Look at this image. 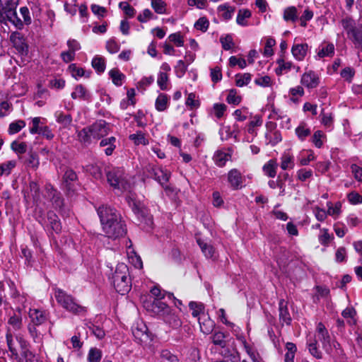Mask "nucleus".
I'll return each instance as SVG.
<instances>
[{"label":"nucleus","mask_w":362,"mask_h":362,"mask_svg":"<svg viewBox=\"0 0 362 362\" xmlns=\"http://www.w3.org/2000/svg\"><path fill=\"white\" fill-rule=\"evenodd\" d=\"M110 126L105 120L100 119L78 132L79 141L87 146L92 140H98L107 136L110 132Z\"/></svg>","instance_id":"1"},{"label":"nucleus","mask_w":362,"mask_h":362,"mask_svg":"<svg viewBox=\"0 0 362 362\" xmlns=\"http://www.w3.org/2000/svg\"><path fill=\"white\" fill-rule=\"evenodd\" d=\"M112 284L116 291L124 295L132 288V279L128 267L124 263L117 265L115 271L112 276Z\"/></svg>","instance_id":"2"},{"label":"nucleus","mask_w":362,"mask_h":362,"mask_svg":"<svg viewBox=\"0 0 362 362\" xmlns=\"http://www.w3.org/2000/svg\"><path fill=\"white\" fill-rule=\"evenodd\" d=\"M54 297L57 302L66 311L74 315H83L86 313V308L79 305L75 298L60 288H56Z\"/></svg>","instance_id":"3"},{"label":"nucleus","mask_w":362,"mask_h":362,"mask_svg":"<svg viewBox=\"0 0 362 362\" xmlns=\"http://www.w3.org/2000/svg\"><path fill=\"white\" fill-rule=\"evenodd\" d=\"M103 230L108 238H117L122 237L127 231L125 224L122 221L120 216L115 219L107 221L103 226Z\"/></svg>","instance_id":"4"},{"label":"nucleus","mask_w":362,"mask_h":362,"mask_svg":"<svg viewBox=\"0 0 362 362\" xmlns=\"http://www.w3.org/2000/svg\"><path fill=\"white\" fill-rule=\"evenodd\" d=\"M108 182L115 188L126 190L129 185L124 177V171L122 168H115L107 173Z\"/></svg>","instance_id":"5"},{"label":"nucleus","mask_w":362,"mask_h":362,"mask_svg":"<svg viewBox=\"0 0 362 362\" xmlns=\"http://www.w3.org/2000/svg\"><path fill=\"white\" fill-rule=\"evenodd\" d=\"M316 337L322 342V347L327 354H331L334 348L336 349L337 346H339L338 343L331 341L328 331L322 322L317 325Z\"/></svg>","instance_id":"6"},{"label":"nucleus","mask_w":362,"mask_h":362,"mask_svg":"<svg viewBox=\"0 0 362 362\" xmlns=\"http://www.w3.org/2000/svg\"><path fill=\"white\" fill-rule=\"evenodd\" d=\"M146 169L151 177L156 180L163 187L167 188L166 184L170 176V172L153 165H147Z\"/></svg>","instance_id":"7"},{"label":"nucleus","mask_w":362,"mask_h":362,"mask_svg":"<svg viewBox=\"0 0 362 362\" xmlns=\"http://www.w3.org/2000/svg\"><path fill=\"white\" fill-rule=\"evenodd\" d=\"M4 23L7 21L11 22L18 29H22L23 27V21L18 17L16 13V5L13 3L4 6Z\"/></svg>","instance_id":"8"},{"label":"nucleus","mask_w":362,"mask_h":362,"mask_svg":"<svg viewBox=\"0 0 362 362\" xmlns=\"http://www.w3.org/2000/svg\"><path fill=\"white\" fill-rule=\"evenodd\" d=\"M132 334L137 342L141 344H147L152 340L148 332L147 327L143 323H137L136 326L133 327Z\"/></svg>","instance_id":"9"},{"label":"nucleus","mask_w":362,"mask_h":362,"mask_svg":"<svg viewBox=\"0 0 362 362\" xmlns=\"http://www.w3.org/2000/svg\"><path fill=\"white\" fill-rule=\"evenodd\" d=\"M97 212L100 217L102 226L105 225V223H107V221H111L119 216V214H117L115 209L107 205H102L97 209Z\"/></svg>","instance_id":"10"},{"label":"nucleus","mask_w":362,"mask_h":362,"mask_svg":"<svg viewBox=\"0 0 362 362\" xmlns=\"http://www.w3.org/2000/svg\"><path fill=\"white\" fill-rule=\"evenodd\" d=\"M320 82V79L318 74L311 70L305 72L300 78V83L309 89L317 88Z\"/></svg>","instance_id":"11"},{"label":"nucleus","mask_w":362,"mask_h":362,"mask_svg":"<svg viewBox=\"0 0 362 362\" xmlns=\"http://www.w3.org/2000/svg\"><path fill=\"white\" fill-rule=\"evenodd\" d=\"M228 181L233 189H241L243 187L244 177L238 170L234 168L228 172Z\"/></svg>","instance_id":"12"},{"label":"nucleus","mask_w":362,"mask_h":362,"mask_svg":"<svg viewBox=\"0 0 362 362\" xmlns=\"http://www.w3.org/2000/svg\"><path fill=\"white\" fill-rule=\"evenodd\" d=\"M45 196L52 202V204L56 208L61 209L63 206V199L61 197L60 193L51 185H46Z\"/></svg>","instance_id":"13"},{"label":"nucleus","mask_w":362,"mask_h":362,"mask_svg":"<svg viewBox=\"0 0 362 362\" xmlns=\"http://www.w3.org/2000/svg\"><path fill=\"white\" fill-rule=\"evenodd\" d=\"M10 40L13 45V47L21 54H27L28 52V47L25 43V40L19 33H13L10 36Z\"/></svg>","instance_id":"14"},{"label":"nucleus","mask_w":362,"mask_h":362,"mask_svg":"<svg viewBox=\"0 0 362 362\" xmlns=\"http://www.w3.org/2000/svg\"><path fill=\"white\" fill-rule=\"evenodd\" d=\"M126 200L132 209L133 212L138 216V217H145L146 215V210L143 205L137 202L133 195H128L126 197Z\"/></svg>","instance_id":"15"},{"label":"nucleus","mask_w":362,"mask_h":362,"mask_svg":"<svg viewBox=\"0 0 362 362\" xmlns=\"http://www.w3.org/2000/svg\"><path fill=\"white\" fill-rule=\"evenodd\" d=\"M340 23L344 30L346 32L347 37L350 36L351 33L355 32L361 26L358 25L356 21L354 20L351 16H346L343 18L340 21Z\"/></svg>","instance_id":"16"},{"label":"nucleus","mask_w":362,"mask_h":362,"mask_svg":"<svg viewBox=\"0 0 362 362\" xmlns=\"http://www.w3.org/2000/svg\"><path fill=\"white\" fill-rule=\"evenodd\" d=\"M199 323L201 331L205 334L211 333L215 326L214 322L208 315L204 314H202L199 317Z\"/></svg>","instance_id":"17"},{"label":"nucleus","mask_w":362,"mask_h":362,"mask_svg":"<svg viewBox=\"0 0 362 362\" xmlns=\"http://www.w3.org/2000/svg\"><path fill=\"white\" fill-rule=\"evenodd\" d=\"M29 317L35 325H40L47 320L45 312L38 309H30Z\"/></svg>","instance_id":"18"},{"label":"nucleus","mask_w":362,"mask_h":362,"mask_svg":"<svg viewBox=\"0 0 362 362\" xmlns=\"http://www.w3.org/2000/svg\"><path fill=\"white\" fill-rule=\"evenodd\" d=\"M279 319L287 325L291 324V317L288 310L287 303L284 300H280L279 303Z\"/></svg>","instance_id":"19"},{"label":"nucleus","mask_w":362,"mask_h":362,"mask_svg":"<svg viewBox=\"0 0 362 362\" xmlns=\"http://www.w3.org/2000/svg\"><path fill=\"white\" fill-rule=\"evenodd\" d=\"M307 44H297L292 47L291 52L293 57L298 61H302L305 58L308 52Z\"/></svg>","instance_id":"20"},{"label":"nucleus","mask_w":362,"mask_h":362,"mask_svg":"<svg viewBox=\"0 0 362 362\" xmlns=\"http://www.w3.org/2000/svg\"><path fill=\"white\" fill-rule=\"evenodd\" d=\"M151 306L152 311L160 317L170 312V308L166 303L159 300H154Z\"/></svg>","instance_id":"21"},{"label":"nucleus","mask_w":362,"mask_h":362,"mask_svg":"<svg viewBox=\"0 0 362 362\" xmlns=\"http://www.w3.org/2000/svg\"><path fill=\"white\" fill-rule=\"evenodd\" d=\"M198 245H199L202 252L206 258L215 259L216 258V252L214 247L205 243L200 238L197 240Z\"/></svg>","instance_id":"22"},{"label":"nucleus","mask_w":362,"mask_h":362,"mask_svg":"<svg viewBox=\"0 0 362 362\" xmlns=\"http://www.w3.org/2000/svg\"><path fill=\"white\" fill-rule=\"evenodd\" d=\"M163 320L168 323L170 326H171L173 328H177L181 326V320L179 319V317L172 311V310H170V312H168L166 314H165L163 317Z\"/></svg>","instance_id":"23"},{"label":"nucleus","mask_w":362,"mask_h":362,"mask_svg":"<svg viewBox=\"0 0 362 362\" xmlns=\"http://www.w3.org/2000/svg\"><path fill=\"white\" fill-rule=\"evenodd\" d=\"M295 133L300 141H304L311 134L310 127L305 122H300L296 128Z\"/></svg>","instance_id":"24"},{"label":"nucleus","mask_w":362,"mask_h":362,"mask_svg":"<svg viewBox=\"0 0 362 362\" xmlns=\"http://www.w3.org/2000/svg\"><path fill=\"white\" fill-rule=\"evenodd\" d=\"M294 157L289 152H284L281 157V168L286 170L292 169L294 167Z\"/></svg>","instance_id":"25"},{"label":"nucleus","mask_w":362,"mask_h":362,"mask_svg":"<svg viewBox=\"0 0 362 362\" xmlns=\"http://www.w3.org/2000/svg\"><path fill=\"white\" fill-rule=\"evenodd\" d=\"M347 37L352 42L356 49L362 51V26Z\"/></svg>","instance_id":"26"},{"label":"nucleus","mask_w":362,"mask_h":362,"mask_svg":"<svg viewBox=\"0 0 362 362\" xmlns=\"http://www.w3.org/2000/svg\"><path fill=\"white\" fill-rule=\"evenodd\" d=\"M47 219L52 230L56 233H59L62 230V225L56 214L53 211H49L47 213Z\"/></svg>","instance_id":"27"},{"label":"nucleus","mask_w":362,"mask_h":362,"mask_svg":"<svg viewBox=\"0 0 362 362\" xmlns=\"http://www.w3.org/2000/svg\"><path fill=\"white\" fill-rule=\"evenodd\" d=\"M230 158V155L229 153H226L225 151L218 150L216 151L214 155V160L215 163L219 166L223 167L226 165V163Z\"/></svg>","instance_id":"28"},{"label":"nucleus","mask_w":362,"mask_h":362,"mask_svg":"<svg viewBox=\"0 0 362 362\" xmlns=\"http://www.w3.org/2000/svg\"><path fill=\"white\" fill-rule=\"evenodd\" d=\"M115 142L116 138L110 136L109 138L102 139L100 142V146L101 147L107 146V148L105 149V153L107 156H110L115 148Z\"/></svg>","instance_id":"29"},{"label":"nucleus","mask_w":362,"mask_h":362,"mask_svg":"<svg viewBox=\"0 0 362 362\" xmlns=\"http://www.w3.org/2000/svg\"><path fill=\"white\" fill-rule=\"evenodd\" d=\"M278 164L276 160L271 159L263 166V171L270 177H274L276 174Z\"/></svg>","instance_id":"30"},{"label":"nucleus","mask_w":362,"mask_h":362,"mask_svg":"<svg viewBox=\"0 0 362 362\" xmlns=\"http://www.w3.org/2000/svg\"><path fill=\"white\" fill-rule=\"evenodd\" d=\"M283 18L285 21L295 22L298 19V11L295 6H288L284 10Z\"/></svg>","instance_id":"31"},{"label":"nucleus","mask_w":362,"mask_h":362,"mask_svg":"<svg viewBox=\"0 0 362 362\" xmlns=\"http://www.w3.org/2000/svg\"><path fill=\"white\" fill-rule=\"evenodd\" d=\"M168 100L169 98L167 95L164 93L159 94L155 104L156 110L158 111L165 110L168 107Z\"/></svg>","instance_id":"32"},{"label":"nucleus","mask_w":362,"mask_h":362,"mask_svg":"<svg viewBox=\"0 0 362 362\" xmlns=\"http://www.w3.org/2000/svg\"><path fill=\"white\" fill-rule=\"evenodd\" d=\"M276 62L279 64L275 69V73L277 75H281L283 72H288L291 69L292 62H285L284 59H279Z\"/></svg>","instance_id":"33"},{"label":"nucleus","mask_w":362,"mask_h":362,"mask_svg":"<svg viewBox=\"0 0 362 362\" xmlns=\"http://www.w3.org/2000/svg\"><path fill=\"white\" fill-rule=\"evenodd\" d=\"M55 117L57 122L62 124L64 127H69L72 122V117L69 114L64 115L62 112H57Z\"/></svg>","instance_id":"34"},{"label":"nucleus","mask_w":362,"mask_h":362,"mask_svg":"<svg viewBox=\"0 0 362 362\" xmlns=\"http://www.w3.org/2000/svg\"><path fill=\"white\" fill-rule=\"evenodd\" d=\"M88 96L86 88L82 85L76 86L74 92L71 93V98L73 99L79 98L86 100L88 98Z\"/></svg>","instance_id":"35"},{"label":"nucleus","mask_w":362,"mask_h":362,"mask_svg":"<svg viewBox=\"0 0 362 362\" xmlns=\"http://www.w3.org/2000/svg\"><path fill=\"white\" fill-rule=\"evenodd\" d=\"M226 334L222 332H216L212 336V342L215 345L224 348L226 346Z\"/></svg>","instance_id":"36"},{"label":"nucleus","mask_w":362,"mask_h":362,"mask_svg":"<svg viewBox=\"0 0 362 362\" xmlns=\"http://www.w3.org/2000/svg\"><path fill=\"white\" fill-rule=\"evenodd\" d=\"M109 75L111 77L114 84L118 86L122 84V80L124 78V75L122 74L118 69H113L110 70Z\"/></svg>","instance_id":"37"},{"label":"nucleus","mask_w":362,"mask_h":362,"mask_svg":"<svg viewBox=\"0 0 362 362\" xmlns=\"http://www.w3.org/2000/svg\"><path fill=\"white\" fill-rule=\"evenodd\" d=\"M334 53V46L332 43H329L327 45L322 47L318 51L317 55L320 58L325 57H332Z\"/></svg>","instance_id":"38"},{"label":"nucleus","mask_w":362,"mask_h":362,"mask_svg":"<svg viewBox=\"0 0 362 362\" xmlns=\"http://www.w3.org/2000/svg\"><path fill=\"white\" fill-rule=\"evenodd\" d=\"M92 66L98 73H103L105 69V59L101 57H95L92 61Z\"/></svg>","instance_id":"39"},{"label":"nucleus","mask_w":362,"mask_h":362,"mask_svg":"<svg viewBox=\"0 0 362 362\" xmlns=\"http://www.w3.org/2000/svg\"><path fill=\"white\" fill-rule=\"evenodd\" d=\"M129 139L134 141L136 145H147L148 141L145 138L144 134L141 132H137L135 134H131Z\"/></svg>","instance_id":"40"},{"label":"nucleus","mask_w":362,"mask_h":362,"mask_svg":"<svg viewBox=\"0 0 362 362\" xmlns=\"http://www.w3.org/2000/svg\"><path fill=\"white\" fill-rule=\"evenodd\" d=\"M251 16V12L247 9H241L239 11L238 13V16L236 18V22L238 25H246L247 23L245 21L246 18H248Z\"/></svg>","instance_id":"41"},{"label":"nucleus","mask_w":362,"mask_h":362,"mask_svg":"<svg viewBox=\"0 0 362 362\" xmlns=\"http://www.w3.org/2000/svg\"><path fill=\"white\" fill-rule=\"evenodd\" d=\"M218 11L221 13L222 17L225 20H228L231 18L232 14L234 12V8L230 6H228L226 4L220 5L218 7Z\"/></svg>","instance_id":"42"},{"label":"nucleus","mask_w":362,"mask_h":362,"mask_svg":"<svg viewBox=\"0 0 362 362\" xmlns=\"http://www.w3.org/2000/svg\"><path fill=\"white\" fill-rule=\"evenodd\" d=\"M8 324L11 325L14 330H19L22 327L21 316L14 314L9 317Z\"/></svg>","instance_id":"43"},{"label":"nucleus","mask_w":362,"mask_h":362,"mask_svg":"<svg viewBox=\"0 0 362 362\" xmlns=\"http://www.w3.org/2000/svg\"><path fill=\"white\" fill-rule=\"evenodd\" d=\"M151 6L158 14H163L166 11V4L163 0H152Z\"/></svg>","instance_id":"44"},{"label":"nucleus","mask_w":362,"mask_h":362,"mask_svg":"<svg viewBox=\"0 0 362 362\" xmlns=\"http://www.w3.org/2000/svg\"><path fill=\"white\" fill-rule=\"evenodd\" d=\"M251 80V74L248 73H245L243 74H237L236 75V86L239 87H243L244 86L247 85Z\"/></svg>","instance_id":"45"},{"label":"nucleus","mask_w":362,"mask_h":362,"mask_svg":"<svg viewBox=\"0 0 362 362\" xmlns=\"http://www.w3.org/2000/svg\"><path fill=\"white\" fill-rule=\"evenodd\" d=\"M6 343L8 348L9 351L11 353V354L17 357L18 356V351L16 349V348L13 346V336L11 332V330L8 329L6 334Z\"/></svg>","instance_id":"46"},{"label":"nucleus","mask_w":362,"mask_h":362,"mask_svg":"<svg viewBox=\"0 0 362 362\" xmlns=\"http://www.w3.org/2000/svg\"><path fill=\"white\" fill-rule=\"evenodd\" d=\"M25 126V122L23 120H18L12 122L9 125L8 133L13 134L19 132Z\"/></svg>","instance_id":"47"},{"label":"nucleus","mask_w":362,"mask_h":362,"mask_svg":"<svg viewBox=\"0 0 362 362\" xmlns=\"http://www.w3.org/2000/svg\"><path fill=\"white\" fill-rule=\"evenodd\" d=\"M101 351L96 348H92L88 352V361L89 362H99L101 359Z\"/></svg>","instance_id":"48"},{"label":"nucleus","mask_w":362,"mask_h":362,"mask_svg":"<svg viewBox=\"0 0 362 362\" xmlns=\"http://www.w3.org/2000/svg\"><path fill=\"white\" fill-rule=\"evenodd\" d=\"M209 21L206 17L199 18L194 23V28L202 32H206L209 28Z\"/></svg>","instance_id":"49"},{"label":"nucleus","mask_w":362,"mask_h":362,"mask_svg":"<svg viewBox=\"0 0 362 362\" xmlns=\"http://www.w3.org/2000/svg\"><path fill=\"white\" fill-rule=\"evenodd\" d=\"M160 356L163 361H166L168 362H179L177 356L167 349L162 350L160 351Z\"/></svg>","instance_id":"50"},{"label":"nucleus","mask_w":362,"mask_h":362,"mask_svg":"<svg viewBox=\"0 0 362 362\" xmlns=\"http://www.w3.org/2000/svg\"><path fill=\"white\" fill-rule=\"evenodd\" d=\"M276 45V41L272 37H268L266 41L265 47L264 49V55L265 57H270L273 54L272 47Z\"/></svg>","instance_id":"51"},{"label":"nucleus","mask_w":362,"mask_h":362,"mask_svg":"<svg viewBox=\"0 0 362 362\" xmlns=\"http://www.w3.org/2000/svg\"><path fill=\"white\" fill-rule=\"evenodd\" d=\"M321 234L319 235V241L322 245H327L332 237L329 234L328 229L323 228L320 230Z\"/></svg>","instance_id":"52"},{"label":"nucleus","mask_w":362,"mask_h":362,"mask_svg":"<svg viewBox=\"0 0 362 362\" xmlns=\"http://www.w3.org/2000/svg\"><path fill=\"white\" fill-rule=\"evenodd\" d=\"M226 100L230 104L238 105L241 101V98L237 95L235 89H231L227 96Z\"/></svg>","instance_id":"53"},{"label":"nucleus","mask_w":362,"mask_h":362,"mask_svg":"<svg viewBox=\"0 0 362 362\" xmlns=\"http://www.w3.org/2000/svg\"><path fill=\"white\" fill-rule=\"evenodd\" d=\"M354 74L355 71L351 67H346L341 71V76L349 83L351 82Z\"/></svg>","instance_id":"54"},{"label":"nucleus","mask_w":362,"mask_h":362,"mask_svg":"<svg viewBox=\"0 0 362 362\" xmlns=\"http://www.w3.org/2000/svg\"><path fill=\"white\" fill-rule=\"evenodd\" d=\"M189 308L192 310V315L194 317H197L204 310V305L202 303H197L196 302H190L189 304Z\"/></svg>","instance_id":"55"},{"label":"nucleus","mask_w":362,"mask_h":362,"mask_svg":"<svg viewBox=\"0 0 362 362\" xmlns=\"http://www.w3.org/2000/svg\"><path fill=\"white\" fill-rule=\"evenodd\" d=\"M324 136V134L322 131L317 130L315 132L312 136V141L317 148H321L323 145L322 138Z\"/></svg>","instance_id":"56"},{"label":"nucleus","mask_w":362,"mask_h":362,"mask_svg":"<svg viewBox=\"0 0 362 362\" xmlns=\"http://www.w3.org/2000/svg\"><path fill=\"white\" fill-rule=\"evenodd\" d=\"M11 149L18 153H24L26 151L27 145L24 142L19 143L14 141L11 145Z\"/></svg>","instance_id":"57"},{"label":"nucleus","mask_w":362,"mask_h":362,"mask_svg":"<svg viewBox=\"0 0 362 362\" xmlns=\"http://www.w3.org/2000/svg\"><path fill=\"white\" fill-rule=\"evenodd\" d=\"M229 64L231 66L238 65L240 69H244L247 66L246 61L244 59L237 58L235 56L230 57Z\"/></svg>","instance_id":"58"},{"label":"nucleus","mask_w":362,"mask_h":362,"mask_svg":"<svg viewBox=\"0 0 362 362\" xmlns=\"http://www.w3.org/2000/svg\"><path fill=\"white\" fill-rule=\"evenodd\" d=\"M168 81V74L164 72H160L158 76L157 83L161 90H165L167 88Z\"/></svg>","instance_id":"59"},{"label":"nucleus","mask_w":362,"mask_h":362,"mask_svg":"<svg viewBox=\"0 0 362 362\" xmlns=\"http://www.w3.org/2000/svg\"><path fill=\"white\" fill-rule=\"evenodd\" d=\"M39 163L37 155L35 153H30L26 160V165L33 169H36L38 167Z\"/></svg>","instance_id":"60"},{"label":"nucleus","mask_w":362,"mask_h":362,"mask_svg":"<svg viewBox=\"0 0 362 362\" xmlns=\"http://www.w3.org/2000/svg\"><path fill=\"white\" fill-rule=\"evenodd\" d=\"M220 41H221L223 48L225 50L230 49L234 45V43L233 42V38L230 35H226L224 37H221L220 39Z\"/></svg>","instance_id":"61"},{"label":"nucleus","mask_w":362,"mask_h":362,"mask_svg":"<svg viewBox=\"0 0 362 362\" xmlns=\"http://www.w3.org/2000/svg\"><path fill=\"white\" fill-rule=\"evenodd\" d=\"M313 211L317 220L321 222L324 221L327 218V215H329L327 214V211L317 206L314 208Z\"/></svg>","instance_id":"62"},{"label":"nucleus","mask_w":362,"mask_h":362,"mask_svg":"<svg viewBox=\"0 0 362 362\" xmlns=\"http://www.w3.org/2000/svg\"><path fill=\"white\" fill-rule=\"evenodd\" d=\"M86 170L90 172V174L93 175V176L95 179H100L102 177V172L100 168L94 165H89L86 166Z\"/></svg>","instance_id":"63"},{"label":"nucleus","mask_w":362,"mask_h":362,"mask_svg":"<svg viewBox=\"0 0 362 362\" xmlns=\"http://www.w3.org/2000/svg\"><path fill=\"white\" fill-rule=\"evenodd\" d=\"M176 74L178 77L184 76L187 71V66L182 60H179L175 67Z\"/></svg>","instance_id":"64"}]
</instances>
